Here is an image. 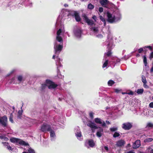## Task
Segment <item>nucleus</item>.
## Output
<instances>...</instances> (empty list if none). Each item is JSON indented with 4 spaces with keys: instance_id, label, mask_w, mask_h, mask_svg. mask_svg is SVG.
I'll return each mask as SVG.
<instances>
[{
    "instance_id": "49",
    "label": "nucleus",
    "mask_w": 153,
    "mask_h": 153,
    "mask_svg": "<svg viewBox=\"0 0 153 153\" xmlns=\"http://www.w3.org/2000/svg\"><path fill=\"white\" fill-rule=\"evenodd\" d=\"M92 18L93 19H94L95 22H97V18L96 16H95V15L93 16L92 17Z\"/></svg>"
},
{
    "instance_id": "20",
    "label": "nucleus",
    "mask_w": 153,
    "mask_h": 153,
    "mask_svg": "<svg viewBox=\"0 0 153 153\" xmlns=\"http://www.w3.org/2000/svg\"><path fill=\"white\" fill-rule=\"evenodd\" d=\"M91 30L93 31L94 33H96L99 31L98 27H92L90 28Z\"/></svg>"
},
{
    "instance_id": "4",
    "label": "nucleus",
    "mask_w": 153,
    "mask_h": 153,
    "mask_svg": "<svg viewBox=\"0 0 153 153\" xmlns=\"http://www.w3.org/2000/svg\"><path fill=\"white\" fill-rule=\"evenodd\" d=\"M45 82L48 85V87L49 89H55L58 86V85L55 84L54 82L49 79L46 80Z\"/></svg>"
},
{
    "instance_id": "8",
    "label": "nucleus",
    "mask_w": 153,
    "mask_h": 153,
    "mask_svg": "<svg viewBox=\"0 0 153 153\" xmlns=\"http://www.w3.org/2000/svg\"><path fill=\"white\" fill-rule=\"evenodd\" d=\"M132 127L131 123L129 122L124 123L122 124V128L125 130H129Z\"/></svg>"
},
{
    "instance_id": "14",
    "label": "nucleus",
    "mask_w": 153,
    "mask_h": 153,
    "mask_svg": "<svg viewBox=\"0 0 153 153\" xmlns=\"http://www.w3.org/2000/svg\"><path fill=\"white\" fill-rule=\"evenodd\" d=\"M107 48L108 49V51L106 53V55L107 56L109 57L111 56V54L112 53L111 52V47H109V45L108 44V45Z\"/></svg>"
},
{
    "instance_id": "27",
    "label": "nucleus",
    "mask_w": 153,
    "mask_h": 153,
    "mask_svg": "<svg viewBox=\"0 0 153 153\" xmlns=\"http://www.w3.org/2000/svg\"><path fill=\"white\" fill-rule=\"evenodd\" d=\"M0 139H3L4 140L6 141H7L9 140V139L7 137H6L3 135L0 136Z\"/></svg>"
},
{
    "instance_id": "43",
    "label": "nucleus",
    "mask_w": 153,
    "mask_h": 153,
    "mask_svg": "<svg viewBox=\"0 0 153 153\" xmlns=\"http://www.w3.org/2000/svg\"><path fill=\"white\" fill-rule=\"evenodd\" d=\"M143 51V48H140L139 49L137 50V51L139 53H142V52Z\"/></svg>"
},
{
    "instance_id": "11",
    "label": "nucleus",
    "mask_w": 153,
    "mask_h": 153,
    "mask_svg": "<svg viewBox=\"0 0 153 153\" xmlns=\"http://www.w3.org/2000/svg\"><path fill=\"white\" fill-rule=\"evenodd\" d=\"M88 144L91 147H93L95 145V143L93 139H88L87 140Z\"/></svg>"
},
{
    "instance_id": "42",
    "label": "nucleus",
    "mask_w": 153,
    "mask_h": 153,
    "mask_svg": "<svg viewBox=\"0 0 153 153\" xmlns=\"http://www.w3.org/2000/svg\"><path fill=\"white\" fill-rule=\"evenodd\" d=\"M149 58L150 60H151L153 58V51L150 53Z\"/></svg>"
},
{
    "instance_id": "54",
    "label": "nucleus",
    "mask_w": 153,
    "mask_h": 153,
    "mask_svg": "<svg viewBox=\"0 0 153 153\" xmlns=\"http://www.w3.org/2000/svg\"><path fill=\"white\" fill-rule=\"evenodd\" d=\"M102 123V126L104 127V126H106V125L104 121H103V122Z\"/></svg>"
},
{
    "instance_id": "35",
    "label": "nucleus",
    "mask_w": 153,
    "mask_h": 153,
    "mask_svg": "<svg viewBox=\"0 0 153 153\" xmlns=\"http://www.w3.org/2000/svg\"><path fill=\"white\" fill-rule=\"evenodd\" d=\"M62 32V30L61 28H59L56 32L57 36H60V34Z\"/></svg>"
},
{
    "instance_id": "7",
    "label": "nucleus",
    "mask_w": 153,
    "mask_h": 153,
    "mask_svg": "<svg viewBox=\"0 0 153 153\" xmlns=\"http://www.w3.org/2000/svg\"><path fill=\"white\" fill-rule=\"evenodd\" d=\"M83 19L85 21V22L89 25H95L94 21L92 20L88 19V17L85 15L83 16Z\"/></svg>"
},
{
    "instance_id": "17",
    "label": "nucleus",
    "mask_w": 153,
    "mask_h": 153,
    "mask_svg": "<svg viewBox=\"0 0 153 153\" xmlns=\"http://www.w3.org/2000/svg\"><path fill=\"white\" fill-rule=\"evenodd\" d=\"M56 39L58 42L62 43L63 42L62 38L60 36H56Z\"/></svg>"
},
{
    "instance_id": "52",
    "label": "nucleus",
    "mask_w": 153,
    "mask_h": 153,
    "mask_svg": "<svg viewBox=\"0 0 153 153\" xmlns=\"http://www.w3.org/2000/svg\"><path fill=\"white\" fill-rule=\"evenodd\" d=\"M127 94L128 95H133L134 94L133 92L132 91H130V92L127 93Z\"/></svg>"
},
{
    "instance_id": "34",
    "label": "nucleus",
    "mask_w": 153,
    "mask_h": 153,
    "mask_svg": "<svg viewBox=\"0 0 153 153\" xmlns=\"http://www.w3.org/2000/svg\"><path fill=\"white\" fill-rule=\"evenodd\" d=\"M18 80L19 82H21L23 79V77L22 75H19L17 77Z\"/></svg>"
},
{
    "instance_id": "53",
    "label": "nucleus",
    "mask_w": 153,
    "mask_h": 153,
    "mask_svg": "<svg viewBox=\"0 0 153 153\" xmlns=\"http://www.w3.org/2000/svg\"><path fill=\"white\" fill-rule=\"evenodd\" d=\"M97 36L98 38H102L103 37L102 35L101 34H99Z\"/></svg>"
},
{
    "instance_id": "59",
    "label": "nucleus",
    "mask_w": 153,
    "mask_h": 153,
    "mask_svg": "<svg viewBox=\"0 0 153 153\" xmlns=\"http://www.w3.org/2000/svg\"><path fill=\"white\" fill-rule=\"evenodd\" d=\"M140 56V55L139 53H137L136 55V56L137 57H139Z\"/></svg>"
},
{
    "instance_id": "61",
    "label": "nucleus",
    "mask_w": 153,
    "mask_h": 153,
    "mask_svg": "<svg viewBox=\"0 0 153 153\" xmlns=\"http://www.w3.org/2000/svg\"><path fill=\"white\" fill-rule=\"evenodd\" d=\"M64 6L65 7H66L68 6V5L67 4H65L64 5Z\"/></svg>"
},
{
    "instance_id": "5",
    "label": "nucleus",
    "mask_w": 153,
    "mask_h": 153,
    "mask_svg": "<svg viewBox=\"0 0 153 153\" xmlns=\"http://www.w3.org/2000/svg\"><path fill=\"white\" fill-rule=\"evenodd\" d=\"M116 143V144L112 143V144L114 145V146L112 147V149H116L117 147H121L124 146L125 144V142L124 140H120L117 141Z\"/></svg>"
},
{
    "instance_id": "29",
    "label": "nucleus",
    "mask_w": 153,
    "mask_h": 153,
    "mask_svg": "<svg viewBox=\"0 0 153 153\" xmlns=\"http://www.w3.org/2000/svg\"><path fill=\"white\" fill-rule=\"evenodd\" d=\"M110 130L111 132H114L117 131L118 130L117 127H112L110 128Z\"/></svg>"
},
{
    "instance_id": "47",
    "label": "nucleus",
    "mask_w": 153,
    "mask_h": 153,
    "mask_svg": "<svg viewBox=\"0 0 153 153\" xmlns=\"http://www.w3.org/2000/svg\"><path fill=\"white\" fill-rule=\"evenodd\" d=\"M76 135L78 137H80L81 136V132H77L76 134Z\"/></svg>"
},
{
    "instance_id": "48",
    "label": "nucleus",
    "mask_w": 153,
    "mask_h": 153,
    "mask_svg": "<svg viewBox=\"0 0 153 153\" xmlns=\"http://www.w3.org/2000/svg\"><path fill=\"white\" fill-rule=\"evenodd\" d=\"M148 48L150 51H152V47L150 46H145L143 48Z\"/></svg>"
},
{
    "instance_id": "33",
    "label": "nucleus",
    "mask_w": 153,
    "mask_h": 153,
    "mask_svg": "<svg viewBox=\"0 0 153 153\" xmlns=\"http://www.w3.org/2000/svg\"><path fill=\"white\" fill-rule=\"evenodd\" d=\"M48 86V85L46 83V84H42L41 85V89L42 90H43L45 89L46 86Z\"/></svg>"
},
{
    "instance_id": "25",
    "label": "nucleus",
    "mask_w": 153,
    "mask_h": 153,
    "mask_svg": "<svg viewBox=\"0 0 153 153\" xmlns=\"http://www.w3.org/2000/svg\"><path fill=\"white\" fill-rule=\"evenodd\" d=\"M144 91V90L143 88L142 89H138L137 90V93L139 94H142Z\"/></svg>"
},
{
    "instance_id": "44",
    "label": "nucleus",
    "mask_w": 153,
    "mask_h": 153,
    "mask_svg": "<svg viewBox=\"0 0 153 153\" xmlns=\"http://www.w3.org/2000/svg\"><path fill=\"white\" fill-rule=\"evenodd\" d=\"M153 140V139L152 138H148L146 139V142H152Z\"/></svg>"
},
{
    "instance_id": "40",
    "label": "nucleus",
    "mask_w": 153,
    "mask_h": 153,
    "mask_svg": "<svg viewBox=\"0 0 153 153\" xmlns=\"http://www.w3.org/2000/svg\"><path fill=\"white\" fill-rule=\"evenodd\" d=\"M94 113L92 112H90L89 113V115L90 117L92 119L94 118Z\"/></svg>"
},
{
    "instance_id": "60",
    "label": "nucleus",
    "mask_w": 153,
    "mask_h": 153,
    "mask_svg": "<svg viewBox=\"0 0 153 153\" xmlns=\"http://www.w3.org/2000/svg\"><path fill=\"white\" fill-rule=\"evenodd\" d=\"M149 153H153V149H152Z\"/></svg>"
},
{
    "instance_id": "19",
    "label": "nucleus",
    "mask_w": 153,
    "mask_h": 153,
    "mask_svg": "<svg viewBox=\"0 0 153 153\" xmlns=\"http://www.w3.org/2000/svg\"><path fill=\"white\" fill-rule=\"evenodd\" d=\"M10 141L13 143H17L18 142L19 139L14 137H13L10 139Z\"/></svg>"
},
{
    "instance_id": "36",
    "label": "nucleus",
    "mask_w": 153,
    "mask_h": 153,
    "mask_svg": "<svg viewBox=\"0 0 153 153\" xmlns=\"http://www.w3.org/2000/svg\"><path fill=\"white\" fill-rule=\"evenodd\" d=\"M147 127L149 128H153V124L149 123L147 124Z\"/></svg>"
},
{
    "instance_id": "38",
    "label": "nucleus",
    "mask_w": 153,
    "mask_h": 153,
    "mask_svg": "<svg viewBox=\"0 0 153 153\" xmlns=\"http://www.w3.org/2000/svg\"><path fill=\"white\" fill-rule=\"evenodd\" d=\"M75 12H76L74 11H70V12H69V14L70 15L74 16V14L75 13Z\"/></svg>"
},
{
    "instance_id": "12",
    "label": "nucleus",
    "mask_w": 153,
    "mask_h": 153,
    "mask_svg": "<svg viewBox=\"0 0 153 153\" xmlns=\"http://www.w3.org/2000/svg\"><path fill=\"white\" fill-rule=\"evenodd\" d=\"M74 16L76 21L79 22L81 20V19L80 18L79 13L77 12H75Z\"/></svg>"
},
{
    "instance_id": "50",
    "label": "nucleus",
    "mask_w": 153,
    "mask_h": 153,
    "mask_svg": "<svg viewBox=\"0 0 153 153\" xmlns=\"http://www.w3.org/2000/svg\"><path fill=\"white\" fill-rule=\"evenodd\" d=\"M103 8L102 7H100L99 8V11L100 12L102 13V12H103Z\"/></svg>"
},
{
    "instance_id": "22",
    "label": "nucleus",
    "mask_w": 153,
    "mask_h": 153,
    "mask_svg": "<svg viewBox=\"0 0 153 153\" xmlns=\"http://www.w3.org/2000/svg\"><path fill=\"white\" fill-rule=\"evenodd\" d=\"M115 83V82L111 80H109L108 82V84L109 86H112L113 84Z\"/></svg>"
},
{
    "instance_id": "28",
    "label": "nucleus",
    "mask_w": 153,
    "mask_h": 153,
    "mask_svg": "<svg viewBox=\"0 0 153 153\" xmlns=\"http://www.w3.org/2000/svg\"><path fill=\"white\" fill-rule=\"evenodd\" d=\"M120 134L119 132H115L113 135V137L114 138H116L119 137Z\"/></svg>"
},
{
    "instance_id": "51",
    "label": "nucleus",
    "mask_w": 153,
    "mask_h": 153,
    "mask_svg": "<svg viewBox=\"0 0 153 153\" xmlns=\"http://www.w3.org/2000/svg\"><path fill=\"white\" fill-rule=\"evenodd\" d=\"M149 105L150 108H153V102H151L150 103Z\"/></svg>"
},
{
    "instance_id": "2",
    "label": "nucleus",
    "mask_w": 153,
    "mask_h": 153,
    "mask_svg": "<svg viewBox=\"0 0 153 153\" xmlns=\"http://www.w3.org/2000/svg\"><path fill=\"white\" fill-rule=\"evenodd\" d=\"M88 126L90 127L91 129L93 132H94V129H98L97 132L103 133V129L100 127H97L96 126V124L91 121H89L87 124Z\"/></svg>"
},
{
    "instance_id": "23",
    "label": "nucleus",
    "mask_w": 153,
    "mask_h": 153,
    "mask_svg": "<svg viewBox=\"0 0 153 153\" xmlns=\"http://www.w3.org/2000/svg\"><path fill=\"white\" fill-rule=\"evenodd\" d=\"M143 62L144 64V65L145 66H146L147 65V62L146 55L143 56Z\"/></svg>"
},
{
    "instance_id": "57",
    "label": "nucleus",
    "mask_w": 153,
    "mask_h": 153,
    "mask_svg": "<svg viewBox=\"0 0 153 153\" xmlns=\"http://www.w3.org/2000/svg\"><path fill=\"white\" fill-rule=\"evenodd\" d=\"M126 153H135L133 152L132 151H130L127 152H126Z\"/></svg>"
},
{
    "instance_id": "18",
    "label": "nucleus",
    "mask_w": 153,
    "mask_h": 153,
    "mask_svg": "<svg viewBox=\"0 0 153 153\" xmlns=\"http://www.w3.org/2000/svg\"><path fill=\"white\" fill-rule=\"evenodd\" d=\"M94 121L96 123L98 124H101L102 123V120L99 118H95L94 119Z\"/></svg>"
},
{
    "instance_id": "15",
    "label": "nucleus",
    "mask_w": 153,
    "mask_h": 153,
    "mask_svg": "<svg viewBox=\"0 0 153 153\" xmlns=\"http://www.w3.org/2000/svg\"><path fill=\"white\" fill-rule=\"evenodd\" d=\"M108 0H101L100 1V3L104 7H105L106 5L108 4Z\"/></svg>"
},
{
    "instance_id": "1",
    "label": "nucleus",
    "mask_w": 153,
    "mask_h": 153,
    "mask_svg": "<svg viewBox=\"0 0 153 153\" xmlns=\"http://www.w3.org/2000/svg\"><path fill=\"white\" fill-rule=\"evenodd\" d=\"M117 16L115 17V16H112V15L110 13L108 12L107 13V16L108 17V21L111 23H112L115 22L119 21L121 19V14L119 12H116Z\"/></svg>"
},
{
    "instance_id": "6",
    "label": "nucleus",
    "mask_w": 153,
    "mask_h": 153,
    "mask_svg": "<svg viewBox=\"0 0 153 153\" xmlns=\"http://www.w3.org/2000/svg\"><path fill=\"white\" fill-rule=\"evenodd\" d=\"M51 126L47 123H44L41 126L40 130L43 132L46 131H49L51 130Z\"/></svg>"
},
{
    "instance_id": "32",
    "label": "nucleus",
    "mask_w": 153,
    "mask_h": 153,
    "mask_svg": "<svg viewBox=\"0 0 153 153\" xmlns=\"http://www.w3.org/2000/svg\"><path fill=\"white\" fill-rule=\"evenodd\" d=\"M108 60H106L103 65L102 68H104L106 67L108 64Z\"/></svg>"
},
{
    "instance_id": "16",
    "label": "nucleus",
    "mask_w": 153,
    "mask_h": 153,
    "mask_svg": "<svg viewBox=\"0 0 153 153\" xmlns=\"http://www.w3.org/2000/svg\"><path fill=\"white\" fill-rule=\"evenodd\" d=\"M4 145H6L7 148L9 150H12L11 146L9 145V143L7 142H2Z\"/></svg>"
},
{
    "instance_id": "58",
    "label": "nucleus",
    "mask_w": 153,
    "mask_h": 153,
    "mask_svg": "<svg viewBox=\"0 0 153 153\" xmlns=\"http://www.w3.org/2000/svg\"><path fill=\"white\" fill-rule=\"evenodd\" d=\"M106 123L108 125L110 124V123L108 121L106 120Z\"/></svg>"
},
{
    "instance_id": "26",
    "label": "nucleus",
    "mask_w": 153,
    "mask_h": 153,
    "mask_svg": "<svg viewBox=\"0 0 153 153\" xmlns=\"http://www.w3.org/2000/svg\"><path fill=\"white\" fill-rule=\"evenodd\" d=\"M50 131V136L51 137H54L55 136V133L54 131L52 130L51 129V130L50 131Z\"/></svg>"
},
{
    "instance_id": "62",
    "label": "nucleus",
    "mask_w": 153,
    "mask_h": 153,
    "mask_svg": "<svg viewBox=\"0 0 153 153\" xmlns=\"http://www.w3.org/2000/svg\"><path fill=\"white\" fill-rule=\"evenodd\" d=\"M112 143H110L111 145V146L112 147H113L114 146V145H112Z\"/></svg>"
},
{
    "instance_id": "46",
    "label": "nucleus",
    "mask_w": 153,
    "mask_h": 153,
    "mask_svg": "<svg viewBox=\"0 0 153 153\" xmlns=\"http://www.w3.org/2000/svg\"><path fill=\"white\" fill-rule=\"evenodd\" d=\"M146 83H143V87L146 88H149V86L147 85L146 84Z\"/></svg>"
},
{
    "instance_id": "10",
    "label": "nucleus",
    "mask_w": 153,
    "mask_h": 153,
    "mask_svg": "<svg viewBox=\"0 0 153 153\" xmlns=\"http://www.w3.org/2000/svg\"><path fill=\"white\" fill-rule=\"evenodd\" d=\"M140 145V140H138L135 141L134 144L133 145V148L134 149H136L138 148Z\"/></svg>"
},
{
    "instance_id": "41",
    "label": "nucleus",
    "mask_w": 153,
    "mask_h": 153,
    "mask_svg": "<svg viewBox=\"0 0 153 153\" xmlns=\"http://www.w3.org/2000/svg\"><path fill=\"white\" fill-rule=\"evenodd\" d=\"M102 132H97L96 135L97 136L99 137H100L102 136Z\"/></svg>"
},
{
    "instance_id": "24",
    "label": "nucleus",
    "mask_w": 153,
    "mask_h": 153,
    "mask_svg": "<svg viewBox=\"0 0 153 153\" xmlns=\"http://www.w3.org/2000/svg\"><path fill=\"white\" fill-rule=\"evenodd\" d=\"M94 7V6L91 3L88 4V8L90 10H92Z\"/></svg>"
},
{
    "instance_id": "21",
    "label": "nucleus",
    "mask_w": 153,
    "mask_h": 153,
    "mask_svg": "<svg viewBox=\"0 0 153 153\" xmlns=\"http://www.w3.org/2000/svg\"><path fill=\"white\" fill-rule=\"evenodd\" d=\"M23 112L22 110H19L18 112V118L21 119L22 117V115Z\"/></svg>"
},
{
    "instance_id": "9",
    "label": "nucleus",
    "mask_w": 153,
    "mask_h": 153,
    "mask_svg": "<svg viewBox=\"0 0 153 153\" xmlns=\"http://www.w3.org/2000/svg\"><path fill=\"white\" fill-rule=\"evenodd\" d=\"M63 48V46L62 45H59L54 47V48L55 50V53L56 54H59L62 50Z\"/></svg>"
},
{
    "instance_id": "63",
    "label": "nucleus",
    "mask_w": 153,
    "mask_h": 153,
    "mask_svg": "<svg viewBox=\"0 0 153 153\" xmlns=\"http://www.w3.org/2000/svg\"><path fill=\"white\" fill-rule=\"evenodd\" d=\"M55 55H53L52 57V58L53 59H55Z\"/></svg>"
},
{
    "instance_id": "45",
    "label": "nucleus",
    "mask_w": 153,
    "mask_h": 153,
    "mask_svg": "<svg viewBox=\"0 0 153 153\" xmlns=\"http://www.w3.org/2000/svg\"><path fill=\"white\" fill-rule=\"evenodd\" d=\"M100 19L103 22H104L105 23V20L104 18L102 16H100Z\"/></svg>"
},
{
    "instance_id": "56",
    "label": "nucleus",
    "mask_w": 153,
    "mask_h": 153,
    "mask_svg": "<svg viewBox=\"0 0 153 153\" xmlns=\"http://www.w3.org/2000/svg\"><path fill=\"white\" fill-rule=\"evenodd\" d=\"M119 91H120V90L117 89H115V91L117 93H119Z\"/></svg>"
},
{
    "instance_id": "30",
    "label": "nucleus",
    "mask_w": 153,
    "mask_h": 153,
    "mask_svg": "<svg viewBox=\"0 0 153 153\" xmlns=\"http://www.w3.org/2000/svg\"><path fill=\"white\" fill-rule=\"evenodd\" d=\"M142 81L143 83H146V80L145 76L143 75L142 76Z\"/></svg>"
},
{
    "instance_id": "39",
    "label": "nucleus",
    "mask_w": 153,
    "mask_h": 153,
    "mask_svg": "<svg viewBox=\"0 0 153 153\" xmlns=\"http://www.w3.org/2000/svg\"><path fill=\"white\" fill-rule=\"evenodd\" d=\"M19 144L22 145H26V142L23 140H22L19 142Z\"/></svg>"
},
{
    "instance_id": "3",
    "label": "nucleus",
    "mask_w": 153,
    "mask_h": 153,
    "mask_svg": "<svg viewBox=\"0 0 153 153\" xmlns=\"http://www.w3.org/2000/svg\"><path fill=\"white\" fill-rule=\"evenodd\" d=\"M0 125L4 128L7 126V118L6 115L0 117Z\"/></svg>"
},
{
    "instance_id": "64",
    "label": "nucleus",
    "mask_w": 153,
    "mask_h": 153,
    "mask_svg": "<svg viewBox=\"0 0 153 153\" xmlns=\"http://www.w3.org/2000/svg\"><path fill=\"white\" fill-rule=\"evenodd\" d=\"M127 93H126V92H122V94H127Z\"/></svg>"
},
{
    "instance_id": "37",
    "label": "nucleus",
    "mask_w": 153,
    "mask_h": 153,
    "mask_svg": "<svg viewBox=\"0 0 153 153\" xmlns=\"http://www.w3.org/2000/svg\"><path fill=\"white\" fill-rule=\"evenodd\" d=\"M9 120L12 123H13V115L12 114H10V116L9 117Z\"/></svg>"
},
{
    "instance_id": "55",
    "label": "nucleus",
    "mask_w": 153,
    "mask_h": 153,
    "mask_svg": "<svg viewBox=\"0 0 153 153\" xmlns=\"http://www.w3.org/2000/svg\"><path fill=\"white\" fill-rule=\"evenodd\" d=\"M104 149H105L107 151H108V147L107 146H105L104 147Z\"/></svg>"
},
{
    "instance_id": "31",
    "label": "nucleus",
    "mask_w": 153,
    "mask_h": 153,
    "mask_svg": "<svg viewBox=\"0 0 153 153\" xmlns=\"http://www.w3.org/2000/svg\"><path fill=\"white\" fill-rule=\"evenodd\" d=\"M28 153H35L34 150L31 148H29L27 150Z\"/></svg>"
},
{
    "instance_id": "13",
    "label": "nucleus",
    "mask_w": 153,
    "mask_h": 153,
    "mask_svg": "<svg viewBox=\"0 0 153 153\" xmlns=\"http://www.w3.org/2000/svg\"><path fill=\"white\" fill-rule=\"evenodd\" d=\"M82 32V31L81 30L79 29H78L75 30L74 33L76 36L80 37L81 36Z\"/></svg>"
}]
</instances>
